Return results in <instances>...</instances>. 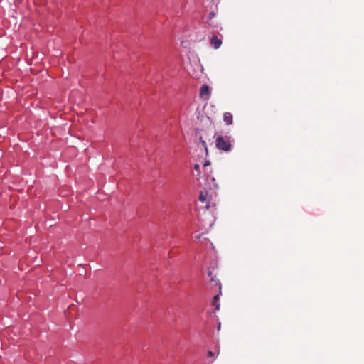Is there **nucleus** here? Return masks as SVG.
<instances>
[{
  "label": "nucleus",
  "mask_w": 364,
  "mask_h": 364,
  "mask_svg": "<svg viewBox=\"0 0 364 364\" xmlns=\"http://www.w3.org/2000/svg\"><path fill=\"white\" fill-rule=\"evenodd\" d=\"M199 200L201 201V202H205V200H206V197L205 195H203V193H200V196H199Z\"/></svg>",
  "instance_id": "1a4fd4ad"
},
{
  "label": "nucleus",
  "mask_w": 364,
  "mask_h": 364,
  "mask_svg": "<svg viewBox=\"0 0 364 364\" xmlns=\"http://www.w3.org/2000/svg\"><path fill=\"white\" fill-rule=\"evenodd\" d=\"M194 169H195L196 171H199V169H200V166H199V164H195V165H194Z\"/></svg>",
  "instance_id": "f8f14e48"
},
{
  "label": "nucleus",
  "mask_w": 364,
  "mask_h": 364,
  "mask_svg": "<svg viewBox=\"0 0 364 364\" xmlns=\"http://www.w3.org/2000/svg\"><path fill=\"white\" fill-rule=\"evenodd\" d=\"M207 356H208V358H212V357H214V356H215V354H214V353H213V351L209 350V351L208 352V353H207Z\"/></svg>",
  "instance_id": "9d476101"
},
{
  "label": "nucleus",
  "mask_w": 364,
  "mask_h": 364,
  "mask_svg": "<svg viewBox=\"0 0 364 364\" xmlns=\"http://www.w3.org/2000/svg\"><path fill=\"white\" fill-rule=\"evenodd\" d=\"M223 121L227 125H230L233 122V117L230 112H225L223 114Z\"/></svg>",
  "instance_id": "20e7f679"
},
{
  "label": "nucleus",
  "mask_w": 364,
  "mask_h": 364,
  "mask_svg": "<svg viewBox=\"0 0 364 364\" xmlns=\"http://www.w3.org/2000/svg\"><path fill=\"white\" fill-rule=\"evenodd\" d=\"M215 14L214 12H210L208 15V23L211 26H216V24L214 23V22H213L212 19L214 18Z\"/></svg>",
  "instance_id": "423d86ee"
},
{
  "label": "nucleus",
  "mask_w": 364,
  "mask_h": 364,
  "mask_svg": "<svg viewBox=\"0 0 364 364\" xmlns=\"http://www.w3.org/2000/svg\"><path fill=\"white\" fill-rule=\"evenodd\" d=\"M203 137H207V134L205 133L203 136H200V141L202 144L203 146L204 147V149L205 151L206 155L208 154V150L206 145L205 141L203 139Z\"/></svg>",
  "instance_id": "6e6552de"
},
{
  "label": "nucleus",
  "mask_w": 364,
  "mask_h": 364,
  "mask_svg": "<svg viewBox=\"0 0 364 364\" xmlns=\"http://www.w3.org/2000/svg\"><path fill=\"white\" fill-rule=\"evenodd\" d=\"M210 162L209 161H206L204 164H203V167L204 168H206L207 166H210Z\"/></svg>",
  "instance_id": "9b49d317"
},
{
  "label": "nucleus",
  "mask_w": 364,
  "mask_h": 364,
  "mask_svg": "<svg viewBox=\"0 0 364 364\" xmlns=\"http://www.w3.org/2000/svg\"><path fill=\"white\" fill-rule=\"evenodd\" d=\"M211 132V133H210V136H211L212 138H213V137L215 136V132H214L213 130H211V132Z\"/></svg>",
  "instance_id": "ddd939ff"
},
{
  "label": "nucleus",
  "mask_w": 364,
  "mask_h": 364,
  "mask_svg": "<svg viewBox=\"0 0 364 364\" xmlns=\"http://www.w3.org/2000/svg\"><path fill=\"white\" fill-rule=\"evenodd\" d=\"M210 44L215 49H218L222 45V39L217 35H213L210 39Z\"/></svg>",
  "instance_id": "7ed1b4c3"
},
{
  "label": "nucleus",
  "mask_w": 364,
  "mask_h": 364,
  "mask_svg": "<svg viewBox=\"0 0 364 364\" xmlns=\"http://www.w3.org/2000/svg\"><path fill=\"white\" fill-rule=\"evenodd\" d=\"M208 276L210 277V282L213 283L215 286L219 285L220 290L221 289V284L218 279H216L215 277L212 275V272L208 271Z\"/></svg>",
  "instance_id": "39448f33"
},
{
  "label": "nucleus",
  "mask_w": 364,
  "mask_h": 364,
  "mask_svg": "<svg viewBox=\"0 0 364 364\" xmlns=\"http://www.w3.org/2000/svg\"><path fill=\"white\" fill-rule=\"evenodd\" d=\"M219 353H220V350H219V349H218V352H217V355H219Z\"/></svg>",
  "instance_id": "4468645a"
},
{
  "label": "nucleus",
  "mask_w": 364,
  "mask_h": 364,
  "mask_svg": "<svg viewBox=\"0 0 364 364\" xmlns=\"http://www.w3.org/2000/svg\"><path fill=\"white\" fill-rule=\"evenodd\" d=\"M215 146L218 149L223 151H230L232 149L230 136H218L215 139Z\"/></svg>",
  "instance_id": "f257e3e1"
},
{
  "label": "nucleus",
  "mask_w": 364,
  "mask_h": 364,
  "mask_svg": "<svg viewBox=\"0 0 364 364\" xmlns=\"http://www.w3.org/2000/svg\"><path fill=\"white\" fill-rule=\"evenodd\" d=\"M219 294H216L213 299V305L215 307L216 310L220 309V304L218 303Z\"/></svg>",
  "instance_id": "0eeeda50"
},
{
  "label": "nucleus",
  "mask_w": 364,
  "mask_h": 364,
  "mask_svg": "<svg viewBox=\"0 0 364 364\" xmlns=\"http://www.w3.org/2000/svg\"><path fill=\"white\" fill-rule=\"evenodd\" d=\"M200 96L205 100H207L210 98V90L208 85H204L200 87Z\"/></svg>",
  "instance_id": "f03ea898"
}]
</instances>
